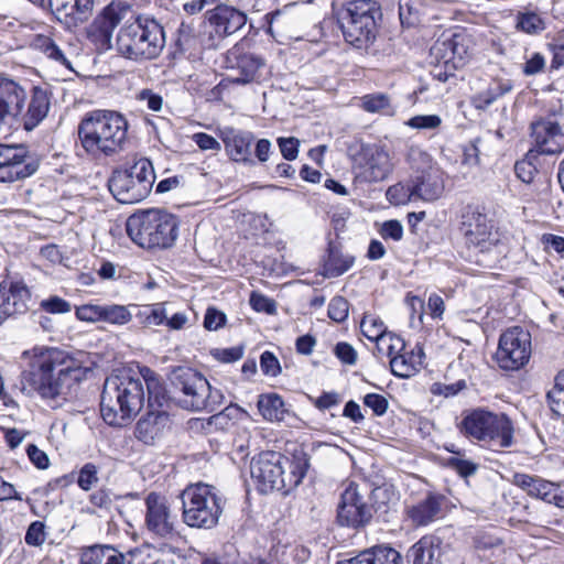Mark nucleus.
I'll return each instance as SVG.
<instances>
[{
    "mask_svg": "<svg viewBox=\"0 0 564 564\" xmlns=\"http://www.w3.org/2000/svg\"><path fill=\"white\" fill-rule=\"evenodd\" d=\"M148 391V408L162 405L164 389L159 379L149 369L141 372L122 368L108 376L104 383L100 400V413L111 426L129 424L141 411Z\"/></svg>",
    "mask_w": 564,
    "mask_h": 564,
    "instance_id": "f257e3e1",
    "label": "nucleus"
},
{
    "mask_svg": "<svg viewBox=\"0 0 564 564\" xmlns=\"http://www.w3.org/2000/svg\"><path fill=\"white\" fill-rule=\"evenodd\" d=\"M21 359L25 361L21 373L22 391L37 392L42 399L65 397L80 379L82 369L66 365L64 352L57 348L35 346L24 350Z\"/></svg>",
    "mask_w": 564,
    "mask_h": 564,
    "instance_id": "f03ea898",
    "label": "nucleus"
},
{
    "mask_svg": "<svg viewBox=\"0 0 564 564\" xmlns=\"http://www.w3.org/2000/svg\"><path fill=\"white\" fill-rule=\"evenodd\" d=\"M308 467L310 458L302 451L292 458L268 451L252 458L250 473L262 494L276 490L286 495L302 482Z\"/></svg>",
    "mask_w": 564,
    "mask_h": 564,
    "instance_id": "7ed1b4c3",
    "label": "nucleus"
},
{
    "mask_svg": "<svg viewBox=\"0 0 564 564\" xmlns=\"http://www.w3.org/2000/svg\"><path fill=\"white\" fill-rule=\"evenodd\" d=\"M128 121L112 110H93L78 124L83 149L93 158L111 156L122 150L127 140Z\"/></svg>",
    "mask_w": 564,
    "mask_h": 564,
    "instance_id": "20e7f679",
    "label": "nucleus"
},
{
    "mask_svg": "<svg viewBox=\"0 0 564 564\" xmlns=\"http://www.w3.org/2000/svg\"><path fill=\"white\" fill-rule=\"evenodd\" d=\"M26 98L25 90L11 79L0 80V130H10L22 124L33 130L47 116L51 100L46 89L34 87L28 110L22 115Z\"/></svg>",
    "mask_w": 564,
    "mask_h": 564,
    "instance_id": "39448f33",
    "label": "nucleus"
},
{
    "mask_svg": "<svg viewBox=\"0 0 564 564\" xmlns=\"http://www.w3.org/2000/svg\"><path fill=\"white\" fill-rule=\"evenodd\" d=\"M165 46L163 26L149 17H138L120 28L116 37L119 55L133 62L156 58Z\"/></svg>",
    "mask_w": 564,
    "mask_h": 564,
    "instance_id": "423d86ee",
    "label": "nucleus"
},
{
    "mask_svg": "<svg viewBox=\"0 0 564 564\" xmlns=\"http://www.w3.org/2000/svg\"><path fill=\"white\" fill-rule=\"evenodd\" d=\"M460 231L467 248L477 253L480 265L494 268L506 257L507 247L487 215L467 210L462 217Z\"/></svg>",
    "mask_w": 564,
    "mask_h": 564,
    "instance_id": "0eeeda50",
    "label": "nucleus"
},
{
    "mask_svg": "<svg viewBox=\"0 0 564 564\" xmlns=\"http://www.w3.org/2000/svg\"><path fill=\"white\" fill-rule=\"evenodd\" d=\"M177 219L162 209H148L131 215L126 221L130 239L142 248H169L177 238Z\"/></svg>",
    "mask_w": 564,
    "mask_h": 564,
    "instance_id": "6e6552de",
    "label": "nucleus"
},
{
    "mask_svg": "<svg viewBox=\"0 0 564 564\" xmlns=\"http://www.w3.org/2000/svg\"><path fill=\"white\" fill-rule=\"evenodd\" d=\"M381 8L375 0L348 1L338 11L344 39L356 48H368L376 40Z\"/></svg>",
    "mask_w": 564,
    "mask_h": 564,
    "instance_id": "1a4fd4ad",
    "label": "nucleus"
},
{
    "mask_svg": "<svg viewBox=\"0 0 564 564\" xmlns=\"http://www.w3.org/2000/svg\"><path fill=\"white\" fill-rule=\"evenodd\" d=\"M458 426L462 434L494 451L510 447L513 443V425L503 413L477 409L466 414Z\"/></svg>",
    "mask_w": 564,
    "mask_h": 564,
    "instance_id": "9d476101",
    "label": "nucleus"
},
{
    "mask_svg": "<svg viewBox=\"0 0 564 564\" xmlns=\"http://www.w3.org/2000/svg\"><path fill=\"white\" fill-rule=\"evenodd\" d=\"M181 498L182 518L186 525L197 529L217 525L225 501L214 486L203 482L189 485L182 491Z\"/></svg>",
    "mask_w": 564,
    "mask_h": 564,
    "instance_id": "9b49d317",
    "label": "nucleus"
},
{
    "mask_svg": "<svg viewBox=\"0 0 564 564\" xmlns=\"http://www.w3.org/2000/svg\"><path fill=\"white\" fill-rule=\"evenodd\" d=\"M155 173L150 160L141 158L126 169L113 171L108 181L112 196L122 204H135L151 193Z\"/></svg>",
    "mask_w": 564,
    "mask_h": 564,
    "instance_id": "f8f14e48",
    "label": "nucleus"
},
{
    "mask_svg": "<svg viewBox=\"0 0 564 564\" xmlns=\"http://www.w3.org/2000/svg\"><path fill=\"white\" fill-rule=\"evenodd\" d=\"M348 151L355 184L383 182L393 172L394 165L384 145L361 142L350 145Z\"/></svg>",
    "mask_w": 564,
    "mask_h": 564,
    "instance_id": "ddd939ff",
    "label": "nucleus"
},
{
    "mask_svg": "<svg viewBox=\"0 0 564 564\" xmlns=\"http://www.w3.org/2000/svg\"><path fill=\"white\" fill-rule=\"evenodd\" d=\"M144 531L158 545H175L181 535L177 529V516L173 512L166 497L150 492L145 499Z\"/></svg>",
    "mask_w": 564,
    "mask_h": 564,
    "instance_id": "4468645a",
    "label": "nucleus"
},
{
    "mask_svg": "<svg viewBox=\"0 0 564 564\" xmlns=\"http://www.w3.org/2000/svg\"><path fill=\"white\" fill-rule=\"evenodd\" d=\"M531 356V335L521 327H511L501 334L495 359L503 370H519Z\"/></svg>",
    "mask_w": 564,
    "mask_h": 564,
    "instance_id": "2eb2a0df",
    "label": "nucleus"
},
{
    "mask_svg": "<svg viewBox=\"0 0 564 564\" xmlns=\"http://www.w3.org/2000/svg\"><path fill=\"white\" fill-rule=\"evenodd\" d=\"M367 491L350 481L340 494L337 506V522L343 527L362 528L372 518V508L366 500Z\"/></svg>",
    "mask_w": 564,
    "mask_h": 564,
    "instance_id": "dca6fc26",
    "label": "nucleus"
},
{
    "mask_svg": "<svg viewBox=\"0 0 564 564\" xmlns=\"http://www.w3.org/2000/svg\"><path fill=\"white\" fill-rule=\"evenodd\" d=\"M174 388L182 393L178 404L186 410L204 411L206 408L208 380L199 372L180 367L171 377Z\"/></svg>",
    "mask_w": 564,
    "mask_h": 564,
    "instance_id": "f3484780",
    "label": "nucleus"
},
{
    "mask_svg": "<svg viewBox=\"0 0 564 564\" xmlns=\"http://www.w3.org/2000/svg\"><path fill=\"white\" fill-rule=\"evenodd\" d=\"M129 7L121 1H112L105 7L86 30L87 39L99 52L112 46L115 29L124 18Z\"/></svg>",
    "mask_w": 564,
    "mask_h": 564,
    "instance_id": "a211bd4d",
    "label": "nucleus"
},
{
    "mask_svg": "<svg viewBox=\"0 0 564 564\" xmlns=\"http://www.w3.org/2000/svg\"><path fill=\"white\" fill-rule=\"evenodd\" d=\"M471 48V39L465 32H445L431 47V54L437 63L456 69L464 66Z\"/></svg>",
    "mask_w": 564,
    "mask_h": 564,
    "instance_id": "6ab92c4d",
    "label": "nucleus"
},
{
    "mask_svg": "<svg viewBox=\"0 0 564 564\" xmlns=\"http://www.w3.org/2000/svg\"><path fill=\"white\" fill-rule=\"evenodd\" d=\"M227 68L230 69V82L240 85L259 83L262 78V72L265 70V61L250 52H245L242 47L236 45L227 52Z\"/></svg>",
    "mask_w": 564,
    "mask_h": 564,
    "instance_id": "aec40b11",
    "label": "nucleus"
},
{
    "mask_svg": "<svg viewBox=\"0 0 564 564\" xmlns=\"http://www.w3.org/2000/svg\"><path fill=\"white\" fill-rule=\"evenodd\" d=\"M0 161V182L13 183L33 175L37 161L29 154L24 147L3 145Z\"/></svg>",
    "mask_w": 564,
    "mask_h": 564,
    "instance_id": "412c9836",
    "label": "nucleus"
},
{
    "mask_svg": "<svg viewBox=\"0 0 564 564\" xmlns=\"http://www.w3.org/2000/svg\"><path fill=\"white\" fill-rule=\"evenodd\" d=\"M531 137L538 152L558 154L564 151V120L546 117L531 123Z\"/></svg>",
    "mask_w": 564,
    "mask_h": 564,
    "instance_id": "4be33fe9",
    "label": "nucleus"
},
{
    "mask_svg": "<svg viewBox=\"0 0 564 564\" xmlns=\"http://www.w3.org/2000/svg\"><path fill=\"white\" fill-rule=\"evenodd\" d=\"M512 482L531 498L541 499L564 509V487L561 484L524 473H516Z\"/></svg>",
    "mask_w": 564,
    "mask_h": 564,
    "instance_id": "5701e85b",
    "label": "nucleus"
},
{
    "mask_svg": "<svg viewBox=\"0 0 564 564\" xmlns=\"http://www.w3.org/2000/svg\"><path fill=\"white\" fill-rule=\"evenodd\" d=\"M47 4L56 20L73 30L93 17L96 0H48Z\"/></svg>",
    "mask_w": 564,
    "mask_h": 564,
    "instance_id": "b1692460",
    "label": "nucleus"
},
{
    "mask_svg": "<svg viewBox=\"0 0 564 564\" xmlns=\"http://www.w3.org/2000/svg\"><path fill=\"white\" fill-rule=\"evenodd\" d=\"M446 497L442 494L427 491L422 498L406 503L405 519L413 527H426L442 518Z\"/></svg>",
    "mask_w": 564,
    "mask_h": 564,
    "instance_id": "393cba45",
    "label": "nucleus"
},
{
    "mask_svg": "<svg viewBox=\"0 0 564 564\" xmlns=\"http://www.w3.org/2000/svg\"><path fill=\"white\" fill-rule=\"evenodd\" d=\"M31 293L23 282H12L9 288L0 284V325L9 317L24 314Z\"/></svg>",
    "mask_w": 564,
    "mask_h": 564,
    "instance_id": "a878e982",
    "label": "nucleus"
},
{
    "mask_svg": "<svg viewBox=\"0 0 564 564\" xmlns=\"http://www.w3.org/2000/svg\"><path fill=\"white\" fill-rule=\"evenodd\" d=\"M175 545H153L145 543L129 551V564H178L184 563Z\"/></svg>",
    "mask_w": 564,
    "mask_h": 564,
    "instance_id": "bb28decb",
    "label": "nucleus"
},
{
    "mask_svg": "<svg viewBox=\"0 0 564 564\" xmlns=\"http://www.w3.org/2000/svg\"><path fill=\"white\" fill-rule=\"evenodd\" d=\"M219 137L224 142L225 150L229 158L235 162H252L251 145L254 135L250 131L225 127L220 129Z\"/></svg>",
    "mask_w": 564,
    "mask_h": 564,
    "instance_id": "cd10ccee",
    "label": "nucleus"
},
{
    "mask_svg": "<svg viewBox=\"0 0 564 564\" xmlns=\"http://www.w3.org/2000/svg\"><path fill=\"white\" fill-rule=\"evenodd\" d=\"M207 19L218 36H228L239 31L247 22L246 14L230 6L220 4L207 12Z\"/></svg>",
    "mask_w": 564,
    "mask_h": 564,
    "instance_id": "c85d7f7f",
    "label": "nucleus"
},
{
    "mask_svg": "<svg viewBox=\"0 0 564 564\" xmlns=\"http://www.w3.org/2000/svg\"><path fill=\"white\" fill-rule=\"evenodd\" d=\"M414 200L435 202L444 193V182L436 170L423 171L409 181Z\"/></svg>",
    "mask_w": 564,
    "mask_h": 564,
    "instance_id": "c756f323",
    "label": "nucleus"
},
{
    "mask_svg": "<svg viewBox=\"0 0 564 564\" xmlns=\"http://www.w3.org/2000/svg\"><path fill=\"white\" fill-rule=\"evenodd\" d=\"M149 408V411L137 423L135 436L145 444L152 443L159 437L170 423V416L165 411Z\"/></svg>",
    "mask_w": 564,
    "mask_h": 564,
    "instance_id": "7c9ffc66",
    "label": "nucleus"
},
{
    "mask_svg": "<svg viewBox=\"0 0 564 564\" xmlns=\"http://www.w3.org/2000/svg\"><path fill=\"white\" fill-rule=\"evenodd\" d=\"M29 45L32 50L43 54L51 62L72 69L68 54L57 42L47 34H34L30 37Z\"/></svg>",
    "mask_w": 564,
    "mask_h": 564,
    "instance_id": "2f4dec72",
    "label": "nucleus"
},
{
    "mask_svg": "<svg viewBox=\"0 0 564 564\" xmlns=\"http://www.w3.org/2000/svg\"><path fill=\"white\" fill-rule=\"evenodd\" d=\"M440 555V540L425 535L410 547L406 556L413 564H433L438 561Z\"/></svg>",
    "mask_w": 564,
    "mask_h": 564,
    "instance_id": "473e14b6",
    "label": "nucleus"
},
{
    "mask_svg": "<svg viewBox=\"0 0 564 564\" xmlns=\"http://www.w3.org/2000/svg\"><path fill=\"white\" fill-rule=\"evenodd\" d=\"M80 564H129V552L122 554L112 546H91L83 552Z\"/></svg>",
    "mask_w": 564,
    "mask_h": 564,
    "instance_id": "72a5a7b5",
    "label": "nucleus"
},
{
    "mask_svg": "<svg viewBox=\"0 0 564 564\" xmlns=\"http://www.w3.org/2000/svg\"><path fill=\"white\" fill-rule=\"evenodd\" d=\"M355 258L350 254H345L341 250L329 242L327 249V257L324 260V276L337 278L347 272L354 264Z\"/></svg>",
    "mask_w": 564,
    "mask_h": 564,
    "instance_id": "f704fd0d",
    "label": "nucleus"
},
{
    "mask_svg": "<svg viewBox=\"0 0 564 564\" xmlns=\"http://www.w3.org/2000/svg\"><path fill=\"white\" fill-rule=\"evenodd\" d=\"M257 406L262 417L270 422H280L288 413L282 397L274 392L260 394Z\"/></svg>",
    "mask_w": 564,
    "mask_h": 564,
    "instance_id": "c9c22d12",
    "label": "nucleus"
},
{
    "mask_svg": "<svg viewBox=\"0 0 564 564\" xmlns=\"http://www.w3.org/2000/svg\"><path fill=\"white\" fill-rule=\"evenodd\" d=\"M420 359V354L415 355L413 351L410 354L400 352L390 359L391 371L397 377L409 378L419 370Z\"/></svg>",
    "mask_w": 564,
    "mask_h": 564,
    "instance_id": "e433bc0d",
    "label": "nucleus"
},
{
    "mask_svg": "<svg viewBox=\"0 0 564 564\" xmlns=\"http://www.w3.org/2000/svg\"><path fill=\"white\" fill-rule=\"evenodd\" d=\"M361 108L367 112L383 116L395 113V107L391 104L390 97L381 93L365 95L361 98Z\"/></svg>",
    "mask_w": 564,
    "mask_h": 564,
    "instance_id": "4c0bfd02",
    "label": "nucleus"
},
{
    "mask_svg": "<svg viewBox=\"0 0 564 564\" xmlns=\"http://www.w3.org/2000/svg\"><path fill=\"white\" fill-rule=\"evenodd\" d=\"M100 322L115 326H123L131 322L129 306L119 304H101Z\"/></svg>",
    "mask_w": 564,
    "mask_h": 564,
    "instance_id": "58836bf2",
    "label": "nucleus"
},
{
    "mask_svg": "<svg viewBox=\"0 0 564 564\" xmlns=\"http://www.w3.org/2000/svg\"><path fill=\"white\" fill-rule=\"evenodd\" d=\"M551 411L564 417V369L557 373L553 388L546 393Z\"/></svg>",
    "mask_w": 564,
    "mask_h": 564,
    "instance_id": "ea45409f",
    "label": "nucleus"
},
{
    "mask_svg": "<svg viewBox=\"0 0 564 564\" xmlns=\"http://www.w3.org/2000/svg\"><path fill=\"white\" fill-rule=\"evenodd\" d=\"M360 329L365 337L376 343L387 333L384 323L372 314H366L362 317Z\"/></svg>",
    "mask_w": 564,
    "mask_h": 564,
    "instance_id": "a19ab883",
    "label": "nucleus"
},
{
    "mask_svg": "<svg viewBox=\"0 0 564 564\" xmlns=\"http://www.w3.org/2000/svg\"><path fill=\"white\" fill-rule=\"evenodd\" d=\"M377 349L380 354L390 357L399 355L405 349V343L400 336L387 332L377 343Z\"/></svg>",
    "mask_w": 564,
    "mask_h": 564,
    "instance_id": "79ce46f5",
    "label": "nucleus"
},
{
    "mask_svg": "<svg viewBox=\"0 0 564 564\" xmlns=\"http://www.w3.org/2000/svg\"><path fill=\"white\" fill-rule=\"evenodd\" d=\"M517 29L528 34H538L545 29V23L538 13L519 12L517 15Z\"/></svg>",
    "mask_w": 564,
    "mask_h": 564,
    "instance_id": "37998d69",
    "label": "nucleus"
},
{
    "mask_svg": "<svg viewBox=\"0 0 564 564\" xmlns=\"http://www.w3.org/2000/svg\"><path fill=\"white\" fill-rule=\"evenodd\" d=\"M370 564H398L400 554L392 547L378 545L366 550Z\"/></svg>",
    "mask_w": 564,
    "mask_h": 564,
    "instance_id": "c03bdc74",
    "label": "nucleus"
},
{
    "mask_svg": "<svg viewBox=\"0 0 564 564\" xmlns=\"http://www.w3.org/2000/svg\"><path fill=\"white\" fill-rule=\"evenodd\" d=\"M445 465L456 471L460 477L467 478L478 470L479 465L465 458V453L460 456H452L446 459Z\"/></svg>",
    "mask_w": 564,
    "mask_h": 564,
    "instance_id": "a18cd8bd",
    "label": "nucleus"
},
{
    "mask_svg": "<svg viewBox=\"0 0 564 564\" xmlns=\"http://www.w3.org/2000/svg\"><path fill=\"white\" fill-rule=\"evenodd\" d=\"M387 198L394 205H404L410 202H415L409 182L406 184L398 183L390 186L387 191Z\"/></svg>",
    "mask_w": 564,
    "mask_h": 564,
    "instance_id": "49530a36",
    "label": "nucleus"
},
{
    "mask_svg": "<svg viewBox=\"0 0 564 564\" xmlns=\"http://www.w3.org/2000/svg\"><path fill=\"white\" fill-rule=\"evenodd\" d=\"M511 89V86L509 84L501 85V84H495L494 86H490L486 91L479 94L476 101L477 108H486L489 105H491L496 99L505 95Z\"/></svg>",
    "mask_w": 564,
    "mask_h": 564,
    "instance_id": "de8ad7c7",
    "label": "nucleus"
},
{
    "mask_svg": "<svg viewBox=\"0 0 564 564\" xmlns=\"http://www.w3.org/2000/svg\"><path fill=\"white\" fill-rule=\"evenodd\" d=\"M98 480V468L93 463H87L79 469L77 485L84 491H89Z\"/></svg>",
    "mask_w": 564,
    "mask_h": 564,
    "instance_id": "09e8293b",
    "label": "nucleus"
},
{
    "mask_svg": "<svg viewBox=\"0 0 564 564\" xmlns=\"http://www.w3.org/2000/svg\"><path fill=\"white\" fill-rule=\"evenodd\" d=\"M442 123V119L437 115H419L410 118L405 124L419 130H434Z\"/></svg>",
    "mask_w": 564,
    "mask_h": 564,
    "instance_id": "8fccbe9b",
    "label": "nucleus"
},
{
    "mask_svg": "<svg viewBox=\"0 0 564 564\" xmlns=\"http://www.w3.org/2000/svg\"><path fill=\"white\" fill-rule=\"evenodd\" d=\"M141 314L144 316L143 322L148 326H159L166 323V311L161 303L148 306Z\"/></svg>",
    "mask_w": 564,
    "mask_h": 564,
    "instance_id": "3c124183",
    "label": "nucleus"
},
{
    "mask_svg": "<svg viewBox=\"0 0 564 564\" xmlns=\"http://www.w3.org/2000/svg\"><path fill=\"white\" fill-rule=\"evenodd\" d=\"M349 304L343 296H335L328 304V316L330 319L340 323L348 317Z\"/></svg>",
    "mask_w": 564,
    "mask_h": 564,
    "instance_id": "603ef678",
    "label": "nucleus"
},
{
    "mask_svg": "<svg viewBox=\"0 0 564 564\" xmlns=\"http://www.w3.org/2000/svg\"><path fill=\"white\" fill-rule=\"evenodd\" d=\"M45 538V524L42 521H34L29 525L24 540L30 546H41Z\"/></svg>",
    "mask_w": 564,
    "mask_h": 564,
    "instance_id": "864d4df0",
    "label": "nucleus"
},
{
    "mask_svg": "<svg viewBox=\"0 0 564 564\" xmlns=\"http://www.w3.org/2000/svg\"><path fill=\"white\" fill-rule=\"evenodd\" d=\"M101 304H84L76 307L75 314L79 321L88 323L100 322Z\"/></svg>",
    "mask_w": 564,
    "mask_h": 564,
    "instance_id": "5fc2aeb1",
    "label": "nucleus"
},
{
    "mask_svg": "<svg viewBox=\"0 0 564 564\" xmlns=\"http://www.w3.org/2000/svg\"><path fill=\"white\" fill-rule=\"evenodd\" d=\"M364 404L370 408L375 415H383L389 406V402L386 397L378 393H368L364 397Z\"/></svg>",
    "mask_w": 564,
    "mask_h": 564,
    "instance_id": "6e6d98bb",
    "label": "nucleus"
},
{
    "mask_svg": "<svg viewBox=\"0 0 564 564\" xmlns=\"http://www.w3.org/2000/svg\"><path fill=\"white\" fill-rule=\"evenodd\" d=\"M260 368L267 376L276 377L281 372L278 358L271 351H264L260 356Z\"/></svg>",
    "mask_w": 564,
    "mask_h": 564,
    "instance_id": "4d7b16f0",
    "label": "nucleus"
},
{
    "mask_svg": "<svg viewBox=\"0 0 564 564\" xmlns=\"http://www.w3.org/2000/svg\"><path fill=\"white\" fill-rule=\"evenodd\" d=\"M137 100L145 102L148 109L152 111H160L163 106L162 96L148 88H144L137 94Z\"/></svg>",
    "mask_w": 564,
    "mask_h": 564,
    "instance_id": "13d9d810",
    "label": "nucleus"
},
{
    "mask_svg": "<svg viewBox=\"0 0 564 564\" xmlns=\"http://www.w3.org/2000/svg\"><path fill=\"white\" fill-rule=\"evenodd\" d=\"M376 511L387 512L388 505L394 499V492L388 487H377L372 490Z\"/></svg>",
    "mask_w": 564,
    "mask_h": 564,
    "instance_id": "bf43d9fd",
    "label": "nucleus"
},
{
    "mask_svg": "<svg viewBox=\"0 0 564 564\" xmlns=\"http://www.w3.org/2000/svg\"><path fill=\"white\" fill-rule=\"evenodd\" d=\"M278 144L285 160L293 161L297 158L300 142L296 138H279Z\"/></svg>",
    "mask_w": 564,
    "mask_h": 564,
    "instance_id": "052dcab7",
    "label": "nucleus"
},
{
    "mask_svg": "<svg viewBox=\"0 0 564 564\" xmlns=\"http://www.w3.org/2000/svg\"><path fill=\"white\" fill-rule=\"evenodd\" d=\"M379 232L383 239L400 241L403 237V227L399 220H387L382 224Z\"/></svg>",
    "mask_w": 564,
    "mask_h": 564,
    "instance_id": "680f3d73",
    "label": "nucleus"
},
{
    "mask_svg": "<svg viewBox=\"0 0 564 564\" xmlns=\"http://www.w3.org/2000/svg\"><path fill=\"white\" fill-rule=\"evenodd\" d=\"M41 306L51 314H64L70 312V304L62 297L51 296L42 301Z\"/></svg>",
    "mask_w": 564,
    "mask_h": 564,
    "instance_id": "e2e57ef3",
    "label": "nucleus"
},
{
    "mask_svg": "<svg viewBox=\"0 0 564 564\" xmlns=\"http://www.w3.org/2000/svg\"><path fill=\"white\" fill-rule=\"evenodd\" d=\"M226 323V315L214 308L209 307L206 311L205 318H204V327L208 330H217L220 327H223Z\"/></svg>",
    "mask_w": 564,
    "mask_h": 564,
    "instance_id": "0e129e2a",
    "label": "nucleus"
},
{
    "mask_svg": "<svg viewBox=\"0 0 564 564\" xmlns=\"http://www.w3.org/2000/svg\"><path fill=\"white\" fill-rule=\"evenodd\" d=\"M334 352L336 357L346 365H355L357 361V351L348 343H338L335 346Z\"/></svg>",
    "mask_w": 564,
    "mask_h": 564,
    "instance_id": "69168bd1",
    "label": "nucleus"
},
{
    "mask_svg": "<svg viewBox=\"0 0 564 564\" xmlns=\"http://www.w3.org/2000/svg\"><path fill=\"white\" fill-rule=\"evenodd\" d=\"M250 305L257 312L272 314L275 311V303L260 293H251Z\"/></svg>",
    "mask_w": 564,
    "mask_h": 564,
    "instance_id": "338daca9",
    "label": "nucleus"
},
{
    "mask_svg": "<svg viewBox=\"0 0 564 564\" xmlns=\"http://www.w3.org/2000/svg\"><path fill=\"white\" fill-rule=\"evenodd\" d=\"M514 172L519 180L523 183L530 184L533 182L538 171L531 162L522 160L514 164Z\"/></svg>",
    "mask_w": 564,
    "mask_h": 564,
    "instance_id": "774afa93",
    "label": "nucleus"
}]
</instances>
